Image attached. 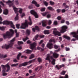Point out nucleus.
I'll use <instances>...</instances> for the list:
<instances>
[{"label": "nucleus", "instance_id": "nucleus-1", "mask_svg": "<svg viewBox=\"0 0 78 78\" xmlns=\"http://www.w3.org/2000/svg\"><path fill=\"white\" fill-rule=\"evenodd\" d=\"M1 66L2 68V75L3 76H6L7 75V73H5L6 72V67H7V69L6 72H9L10 70V66H9V65L8 64H7L5 65H2Z\"/></svg>", "mask_w": 78, "mask_h": 78}, {"label": "nucleus", "instance_id": "nucleus-2", "mask_svg": "<svg viewBox=\"0 0 78 78\" xmlns=\"http://www.w3.org/2000/svg\"><path fill=\"white\" fill-rule=\"evenodd\" d=\"M29 20H30V22L28 23V21L27 20H25V22L22 24L21 26L20 27L21 29H25L26 28V27H28V24L29 25H32V21H31V19L30 16L29 17Z\"/></svg>", "mask_w": 78, "mask_h": 78}, {"label": "nucleus", "instance_id": "nucleus-3", "mask_svg": "<svg viewBox=\"0 0 78 78\" xmlns=\"http://www.w3.org/2000/svg\"><path fill=\"white\" fill-rule=\"evenodd\" d=\"M3 20L2 17L0 16V24L3 23V25H9L10 24L11 27L12 28H13V29H15V27H14V25L13 24V23L12 21H5L3 22H2V21Z\"/></svg>", "mask_w": 78, "mask_h": 78}, {"label": "nucleus", "instance_id": "nucleus-4", "mask_svg": "<svg viewBox=\"0 0 78 78\" xmlns=\"http://www.w3.org/2000/svg\"><path fill=\"white\" fill-rule=\"evenodd\" d=\"M15 39H16L15 37H14L10 41V43L9 44H5V46H2V48H5V49H8L9 48H12V45L14 44L13 42L15 41Z\"/></svg>", "mask_w": 78, "mask_h": 78}, {"label": "nucleus", "instance_id": "nucleus-5", "mask_svg": "<svg viewBox=\"0 0 78 78\" xmlns=\"http://www.w3.org/2000/svg\"><path fill=\"white\" fill-rule=\"evenodd\" d=\"M10 32L9 31H7L6 32V34H3V36L4 39H5L7 38V36H12L13 34H14V30L12 29L10 30Z\"/></svg>", "mask_w": 78, "mask_h": 78}, {"label": "nucleus", "instance_id": "nucleus-6", "mask_svg": "<svg viewBox=\"0 0 78 78\" xmlns=\"http://www.w3.org/2000/svg\"><path fill=\"white\" fill-rule=\"evenodd\" d=\"M14 1L12 0V1L10 0H9L8 1V2H6V3H10L9 5V6L11 7V6H12L13 7V10H14L15 13H17L18 12V11H17V10H18V9L16 8V7L15 6H14V3H12V2H14Z\"/></svg>", "mask_w": 78, "mask_h": 78}, {"label": "nucleus", "instance_id": "nucleus-7", "mask_svg": "<svg viewBox=\"0 0 78 78\" xmlns=\"http://www.w3.org/2000/svg\"><path fill=\"white\" fill-rule=\"evenodd\" d=\"M35 61H36V59H34L31 60H30L28 62H24L23 63L20 64L19 65V67H22V66H27L28 65V63H30V64H31V63H32V62H34Z\"/></svg>", "mask_w": 78, "mask_h": 78}, {"label": "nucleus", "instance_id": "nucleus-8", "mask_svg": "<svg viewBox=\"0 0 78 78\" xmlns=\"http://www.w3.org/2000/svg\"><path fill=\"white\" fill-rule=\"evenodd\" d=\"M67 26H64L62 27V29L60 30L61 33H65L67 31V29L68 28Z\"/></svg>", "mask_w": 78, "mask_h": 78}, {"label": "nucleus", "instance_id": "nucleus-9", "mask_svg": "<svg viewBox=\"0 0 78 78\" xmlns=\"http://www.w3.org/2000/svg\"><path fill=\"white\" fill-rule=\"evenodd\" d=\"M71 34L73 35V37H75L76 39L78 40V35H77V34H78V29L77 31V33L75 32H73L71 33Z\"/></svg>", "mask_w": 78, "mask_h": 78}, {"label": "nucleus", "instance_id": "nucleus-10", "mask_svg": "<svg viewBox=\"0 0 78 78\" xmlns=\"http://www.w3.org/2000/svg\"><path fill=\"white\" fill-rule=\"evenodd\" d=\"M30 13L31 14H32L35 17V18H38L39 16H38V15L37 14V13L35 12V11L33 10H32L30 11Z\"/></svg>", "mask_w": 78, "mask_h": 78}, {"label": "nucleus", "instance_id": "nucleus-11", "mask_svg": "<svg viewBox=\"0 0 78 78\" xmlns=\"http://www.w3.org/2000/svg\"><path fill=\"white\" fill-rule=\"evenodd\" d=\"M30 49L32 50H33V49L35 48V47H36V43L35 42H34L32 44H30Z\"/></svg>", "mask_w": 78, "mask_h": 78}, {"label": "nucleus", "instance_id": "nucleus-12", "mask_svg": "<svg viewBox=\"0 0 78 78\" xmlns=\"http://www.w3.org/2000/svg\"><path fill=\"white\" fill-rule=\"evenodd\" d=\"M53 33L54 35L55 36H61V33L58 31H54L53 32Z\"/></svg>", "mask_w": 78, "mask_h": 78}, {"label": "nucleus", "instance_id": "nucleus-13", "mask_svg": "<svg viewBox=\"0 0 78 78\" xmlns=\"http://www.w3.org/2000/svg\"><path fill=\"white\" fill-rule=\"evenodd\" d=\"M47 47L49 49H51V48H53V44L52 43H48L47 45Z\"/></svg>", "mask_w": 78, "mask_h": 78}, {"label": "nucleus", "instance_id": "nucleus-14", "mask_svg": "<svg viewBox=\"0 0 78 78\" xmlns=\"http://www.w3.org/2000/svg\"><path fill=\"white\" fill-rule=\"evenodd\" d=\"M67 9V8H68ZM69 6H68V5H66L65 6V9H63L62 10V13H64V12H66V11H67V10L69 9Z\"/></svg>", "mask_w": 78, "mask_h": 78}, {"label": "nucleus", "instance_id": "nucleus-15", "mask_svg": "<svg viewBox=\"0 0 78 78\" xmlns=\"http://www.w3.org/2000/svg\"><path fill=\"white\" fill-rule=\"evenodd\" d=\"M65 66V65L64 64H62L61 65H60L59 66V67L58 66V65H56L55 66V67L58 69V70H59V69H60L62 68V67H63Z\"/></svg>", "mask_w": 78, "mask_h": 78}, {"label": "nucleus", "instance_id": "nucleus-16", "mask_svg": "<svg viewBox=\"0 0 78 78\" xmlns=\"http://www.w3.org/2000/svg\"><path fill=\"white\" fill-rule=\"evenodd\" d=\"M59 55L58 54H57V53L56 52H54L53 53L52 57H53V58H58L59 57Z\"/></svg>", "mask_w": 78, "mask_h": 78}, {"label": "nucleus", "instance_id": "nucleus-17", "mask_svg": "<svg viewBox=\"0 0 78 78\" xmlns=\"http://www.w3.org/2000/svg\"><path fill=\"white\" fill-rule=\"evenodd\" d=\"M50 58L51 60H52L51 62V64H53V65H55V62H56V60L53 58V56H51L50 57Z\"/></svg>", "mask_w": 78, "mask_h": 78}, {"label": "nucleus", "instance_id": "nucleus-18", "mask_svg": "<svg viewBox=\"0 0 78 78\" xmlns=\"http://www.w3.org/2000/svg\"><path fill=\"white\" fill-rule=\"evenodd\" d=\"M35 30H38L39 31V27L37 26H36L34 28H32V30L34 32H35Z\"/></svg>", "mask_w": 78, "mask_h": 78}, {"label": "nucleus", "instance_id": "nucleus-19", "mask_svg": "<svg viewBox=\"0 0 78 78\" xmlns=\"http://www.w3.org/2000/svg\"><path fill=\"white\" fill-rule=\"evenodd\" d=\"M50 59L51 58H50V55H48V56H47L46 58H45V60H47L49 61V62H51Z\"/></svg>", "mask_w": 78, "mask_h": 78}, {"label": "nucleus", "instance_id": "nucleus-20", "mask_svg": "<svg viewBox=\"0 0 78 78\" xmlns=\"http://www.w3.org/2000/svg\"><path fill=\"white\" fill-rule=\"evenodd\" d=\"M63 37L66 39L68 41H70V38L66 35H64L63 36Z\"/></svg>", "mask_w": 78, "mask_h": 78}, {"label": "nucleus", "instance_id": "nucleus-21", "mask_svg": "<svg viewBox=\"0 0 78 78\" xmlns=\"http://www.w3.org/2000/svg\"><path fill=\"white\" fill-rule=\"evenodd\" d=\"M3 14L5 15H7L8 14V10L7 9H5L4 10Z\"/></svg>", "mask_w": 78, "mask_h": 78}, {"label": "nucleus", "instance_id": "nucleus-22", "mask_svg": "<svg viewBox=\"0 0 78 78\" xmlns=\"http://www.w3.org/2000/svg\"><path fill=\"white\" fill-rule=\"evenodd\" d=\"M22 55V53H19L18 55H17L16 58L18 60H20V56Z\"/></svg>", "mask_w": 78, "mask_h": 78}, {"label": "nucleus", "instance_id": "nucleus-23", "mask_svg": "<svg viewBox=\"0 0 78 78\" xmlns=\"http://www.w3.org/2000/svg\"><path fill=\"white\" fill-rule=\"evenodd\" d=\"M32 51L30 50L27 49L26 51H25V53H27V54H29L30 53H31Z\"/></svg>", "mask_w": 78, "mask_h": 78}, {"label": "nucleus", "instance_id": "nucleus-24", "mask_svg": "<svg viewBox=\"0 0 78 78\" xmlns=\"http://www.w3.org/2000/svg\"><path fill=\"white\" fill-rule=\"evenodd\" d=\"M44 34H49L50 32L48 30H45L44 31Z\"/></svg>", "mask_w": 78, "mask_h": 78}, {"label": "nucleus", "instance_id": "nucleus-25", "mask_svg": "<svg viewBox=\"0 0 78 78\" xmlns=\"http://www.w3.org/2000/svg\"><path fill=\"white\" fill-rule=\"evenodd\" d=\"M47 22L45 21H44L42 22L43 27H46L47 24H46Z\"/></svg>", "mask_w": 78, "mask_h": 78}, {"label": "nucleus", "instance_id": "nucleus-26", "mask_svg": "<svg viewBox=\"0 0 78 78\" xmlns=\"http://www.w3.org/2000/svg\"><path fill=\"white\" fill-rule=\"evenodd\" d=\"M26 34L27 35H29L30 34V30H26Z\"/></svg>", "mask_w": 78, "mask_h": 78}, {"label": "nucleus", "instance_id": "nucleus-27", "mask_svg": "<svg viewBox=\"0 0 78 78\" xmlns=\"http://www.w3.org/2000/svg\"><path fill=\"white\" fill-rule=\"evenodd\" d=\"M48 14V12H46L44 13H41V14H42L43 16H46V15H47Z\"/></svg>", "mask_w": 78, "mask_h": 78}, {"label": "nucleus", "instance_id": "nucleus-28", "mask_svg": "<svg viewBox=\"0 0 78 78\" xmlns=\"http://www.w3.org/2000/svg\"><path fill=\"white\" fill-rule=\"evenodd\" d=\"M19 16V14L17 13L16 16L15 18V20H19V16Z\"/></svg>", "mask_w": 78, "mask_h": 78}, {"label": "nucleus", "instance_id": "nucleus-29", "mask_svg": "<svg viewBox=\"0 0 78 78\" xmlns=\"http://www.w3.org/2000/svg\"><path fill=\"white\" fill-rule=\"evenodd\" d=\"M34 58V54H32L30 55L29 58V59H33Z\"/></svg>", "mask_w": 78, "mask_h": 78}, {"label": "nucleus", "instance_id": "nucleus-30", "mask_svg": "<svg viewBox=\"0 0 78 78\" xmlns=\"http://www.w3.org/2000/svg\"><path fill=\"white\" fill-rule=\"evenodd\" d=\"M14 3L15 5H18L19 4V1L18 0H16L14 1Z\"/></svg>", "mask_w": 78, "mask_h": 78}, {"label": "nucleus", "instance_id": "nucleus-31", "mask_svg": "<svg viewBox=\"0 0 78 78\" xmlns=\"http://www.w3.org/2000/svg\"><path fill=\"white\" fill-rule=\"evenodd\" d=\"M49 42H50V43H51V42H55V39H50L49 40Z\"/></svg>", "mask_w": 78, "mask_h": 78}, {"label": "nucleus", "instance_id": "nucleus-32", "mask_svg": "<svg viewBox=\"0 0 78 78\" xmlns=\"http://www.w3.org/2000/svg\"><path fill=\"white\" fill-rule=\"evenodd\" d=\"M48 9L49 10H50V11H53V10H54L53 9V8L50 6H49L48 7Z\"/></svg>", "mask_w": 78, "mask_h": 78}, {"label": "nucleus", "instance_id": "nucleus-33", "mask_svg": "<svg viewBox=\"0 0 78 78\" xmlns=\"http://www.w3.org/2000/svg\"><path fill=\"white\" fill-rule=\"evenodd\" d=\"M28 8L29 9H33V5L31 4L29 5L28 7Z\"/></svg>", "mask_w": 78, "mask_h": 78}, {"label": "nucleus", "instance_id": "nucleus-34", "mask_svg": "<svg viewBox=\"0 0 78 78\" xmlns=\"http://www.w3.org/2000/svg\"><path fill=\"white\" fill-rule=\"evenodd\" d=\"M0 29L2 31H3L5 30V28L4 27H1L0 26Z\"/></svg>", "mask_w": 78, "mask_h": 78}, {"label": "nucleus", "instance_id": "nucleus-35", "mask_svg": "<svg viewBox=\"0 0 78 78\" xmlns=\"http://www.w3.org/2000/svg\"><path fill=\"white\" fill-rule=\"evenodd\" d=\"M43 3H44V5H45V6H48V2H47L44 1V2H43Z\"/></svg>", "mask_w": 78, "mask_h": 78}, {"label": "nucleus", "instance_id": "nucleus-36", "mask_svg": "<svg viewBox=\"0 0 78 78\" xmlns=\"http://www.w3.org/2000/svg\"><path fill=\"white\" fill-rule=\"evenodd\" d=\"M19 65V63H16V64H14L11 65V66L12 67H14L15 66H18Z\"/></svg>", "mask_w": 78, "mask_h": 78}, {"label": "nucleus", "instance_id": "nucleus-37", "mask_svg": "<svg viewBox=\"0 0 78 78\" xmlns=\"http://www.w3.org/2000/svg\"><path fill=\"white\" fill-rule=\"evenodd\" d=\"M37 61L39 63L41 62L42 61V59L40 58H37Z\"/></svg>", "mask_w": 78, "mask_h": 78}, {"label": "nucleus", "instance_id": "nucleus-38", "mask_svg": "<svg viewBox=\"0 0 78 78\" xmlns=\"http://www.w3.org/2000/svg\"><path fill=\"white\" fill-rule=\"evenodd\" d=\"M18 45H20L21 44H23V42L22 41H18Z\"/></svg>", "mask_w": 78, "mask_h": 78}, {"label": "nucleus", "instance_id": "nucleus-39", "mask_svg": "<svg viewBox=\"0 0 78 78\" xmlns=\"http://www.w3.org/2000/svg\"><path fill=\"white\" fill-rule=\"evenodd\" d=\"M49 3L51 5H53L54 4H55V3L54 2H52L51 1H50L49 2Z\"/></svg>", "mask_w": 78, "mask_h": 78}, {"label": "nucleus", "instance_id": "nucleus-40", "mask_svg": "<svg viewBox=\"0 0 78 78\" xmlns=\"http://www.w3.org/2000/svg\"><path fill=\"white\" fill-rule=\"evenodd\" d=\"M37 3V2H36V1L34 0H33L32 2V4H34L35 5H36Z\"/></svg>", "mask_w": 78, "mask_h": 78}, {"label": "nucleus", "instance_id": "nucleus-41", "mask_svg": "<svg viewBox=\"0 0 78 78\" xmlns=\"http://www.w3.org/2000/svg\"><path fill=\"white\" fill-rule=\"evenodd\" d=\"M27 39H28V38L27 37H26L25 38H23V40L24 42H25L27 40Z\"/></svg>", "mask_w": 78, "mask_h": 78}, {"label": "nucleus", "instance_id": "nucleus-42", "mask_svg": "<svg viewBox=\"0 0 78 78\" xmlns=\"http://www.w3.org/2000/svg\"><path fill=\"white\" fill-rule=\"evenodd\" d=\"M52 54H53V52H52V51H51L50 52V53L48 54L47 56H48V55H49V57H50H50L51 56H50V55H52Z\"/></svg>", "mask_w": 78, "mask_h": 78}, {"label": "nucleus", "instance_id": "nucleus-43", "mask_svg": "<svg viewBox=\"0 0 78 78\" xmlns=\"http://www.w3.org/2000/svg\"><path fill=\"white\" fill-rule=\"evenodd\" d=\"M20 26V24H17L16 25V27L18 29H19V27Z\"/></svg>", "mask_w": 78, "mask_h": 78}, {"label": "nucleus", "instance_id": "nucleus-44", "mask_svg": "<svg viewBox=\"0 0 78 78\" xmlns=\"http://www.w3.org/2000/svg\"><path fill=\"white\" fill-rule=\"evenodd\" d=\"M53 24L55 25H58V22L56 21H54Z\"/></svg>", "mask_w": 78, "mask_h": 78}, {"label": "nucleus", "instance_id": "nucleus-45", "mask_svg": "<svg viewBox=\"0 0 78 78\" xmlns=\"http://www.w3.org/2000/svg\"><path fill=\"white\" fill-rule=\"evenodd\" d=\"M47 15V18H50L51 17V15L48 14H48Z\"/></svg>", "mask_w": 78, "mask_h": 78}, {"label": "nucleus", "instance_id": "nucleus-46", "mask_svg": "<svg viewBox=\"0 0 78 78\" xmlns=\"http://www.w3.org/2000/svg\"><path fill=\"white\" fill-rule=\"evenodd\" d=\"M58 47H59V46H58L56 44H55L54 45V48L55 49H57V48H58Z\"/></svg>", "mask_w": 78, "mask_h": 78}, {"label": "nucleus", "instance_id": "nucleus-47", "mask_svg": "<svg viewBox=\"0 0 78 78\" xmlns=\"http://www.w3.org/2000/svg\"><path fill=\"white\" fill-rule=\"evenodd\" d=\"M45 8H42L41 9V11L43 12V11H45Z\"/></svg>", "mask_w": 78, "mask_h": 78}, {"label": "nucleus", "instance_id": "nucleus-48", "mask_svg": "<svg viewBox=\"0 0 78 78\" xmlns=\"http://www.w3.org/2000/svg\"><path fill=\"white\" fill-rule=\"evenodd\" d=\"M56 11L57 12V13H59L61 12V9H58L56 10Z\"/></svg>", "mask_w": 78, "mask_h": 78}, {"label": "nucleus", "instance_id": "nucleus-49", "mask_svg": "<svg viewBox=\"0 0 78 78\" xmlns=\"http://www.w3.org/2000/svg\"><path fill=\"white\" fill-rule=\"evenodd\" d=\"M38 37H39V35H37L35 37V40H37V38H38Z\"/></svg>", "mask_w": 78, "mask_h": 78}, {"label": "nucleus", "instance_id": "nucleus-50", "mask_svg": "<svg viewBox=\"0 0 78 78\" xmlns=\"http://www.w3.org/2000/svg\"><path fill=\"white\" fill-rule=\"evenodd\" d=\"M66 50L67 51H69V50H70V48H69L66 47Z\"/></svg>", "mask_w": 78, "mask_h": 78}, {"label": "nucleus", "instance_id": "nucleus-51", "mask_svg": "<svg viewBox=\"0 0 78 78\" xmlns=\"http://www.w3.org/2000/svg\"><path fill=\"white\" fill-rule=\"evenodd\" d=\"M39 37L40 38H44L45 37V36L44 35H40Z\"/></svg>", "mask_w": 78, "mask_h": 78}, {"label": "nucleus", "instance_id": "nucleus-52", "mask_svg": "<svg viewBox=\"0 0 78 78\" xmlns=\"http://www.w3.org/2000/svg\"><path fill=\"white\" fill-rule=\"evenodd\" d=\"M17 49H19V50H21L22 48V46H20V47H17Z\"/></svg>", "mask_w": 78, "mask_h": 78}, {"label": "nucleus", "instance_id": "nucleus-53", "mask_svg": "<svg viewBox=\"0 0 78 78\" xmlns=\"http://www.w3.org/2000/svg\"><path fill=\"white\" fill-rule=\"evenodd\" d=\"M20 9V10H19V12L21 14L22 12V9Z\"/></svg>", "mask_w": 78, "mask_h": 78}, {"label": "nucleus", "instance_id": "nucleus-54", "mask_svg": "<svg viewBox=\"0 0 78 78\" xmlns=\"http://www.w3.org/2000/svg\"><path fill=\"white\" fill-rule=\"evenodd\" d=\"M21 58H24V59H27V57L23 55L22 56Z\"/></svg>", "mask_w": 78, "mask_h": 78}, {"label": "nucleus", "instance_id": "nucleus-55", "mask_svg": "<svg viewBox=\"0 0 78 78\" xmlns=\"http://www.w3.org/2000/svg\"><path fill=\"white\" fill-rule=\"evenodd\" d=\"M51 20H49L48 22V25H51Z\"/></svg>", "mask_w": 78, "mask_h": 78}, {"label": "nucleus", "instance_id": "nucleus-56", "mask_svg": "<svg viewBox=\"0 0 78 78\" xmlns=\"http://www.w3.org/2000/svg\"><path fill=\"white\" fill-rule=\"evenodd\" d=\"M57 18V19L59 20H60L61 19V17L60 16H58Z\"/></svg>", "mask_w": 78, "mask_h": 78}, {"label": "nucleus", "instance_id": "nucleus-57", "mask_svg": "<svg viewBox=\"0 0 78 78\" xmlns=\"http://www.w3.org/2000/svg\"><path fill=\"white\" fill-rule=\"evenodd\" d=\"M3 58V55H2L0 54V58Z\"/></svg>", "mask_w": 78, "mask_h": 78}, {"label": "nucleus", "instance_id": "nucleus-58", "mask_svg": "<svg viewBox=\"0 0 78 78\" xmlns=\"http://www.w3.org/2000/svg\"><path fill=\"white\" fill-rule=\"evenodd\" d=\"M65 22V20H62L61 21V23H63Z\"/></svg>", "mask_w": 78, "mask_h": 78}, {"label": "nucleus", "instance_id": "nucleus-59", "mask_svg": "<svg viewBox=\"0 0 78 78\" xmlns=\"http://www.w3.org/2000/svg\"><path fill=\"white\" fill-rule=\"evenodd\" d=\"M66 23L67 25H69L70 23H69V22L68 21H66Z\"/></svg>", "mask_w": 78, "mask_h": 78}, {"label": "nucleus", "instance_id": "nucleus-60", "mask_svg": "<svg viewBox=\"0 0 78 78\" xmlns=\"http://www.w3.org/2000/svg\"><path fill=\"white\" fill-rule=\"evenodd\" d=\"M1 8H2V6L0 5V14L2 13V10L1 9Z\"/></svg>", "mask_w": 78, "mask_h": 78}, {"label": "nucleus", "instance_id": "nucleus-61", "mask_svg": "<svg viewBox=\"0 0 78 78\" xmlns=\"http://www.w3.org/2000/svg\"><path fill=\"white\" fill-rule=\"evenodd\" d=\"M65 73H66V71H63L62 73V75H65Z\"/></svg>", "mask_w": 78, "mask_h": 78}, {"label": "nucleus", "instance_id": "nucleus-62", "mask_svg": "<svg viewBox=\"0 0 78 78\" xmlns=\"http://www.w3.org/2000/svg\"><path fill=\"white\" fill-rule=\"evenodd\" d=\"M19 33H16V37H19Z\"/></svg>", "mask_w": 78, "mask_h": 78}, {"label": "nucleus", "instance_id": "nucleus-63", "mask_svg": "<svg viewBox=\"0 0 78 78\" xmlns=\"http://www.w3.org/2000/svg\"><path fill=\"white\" fill-rule=\"evenodd\" d=\"M0 4L2 5V6H4L5 4L2 2H0Z\"/></svg>", "mask_w": 78, "mask_h": 78}, {"label": "nucleus", "instance_id": "nucleus-64", "mask_svg": "<svg viewBox=\"0 0 78 78\" xmlns=\"http://www.w3.org/2000/svg\"><path fill=\"white\" fill-rule=\"evenodd\" d=\"M13 62H18V61L16 59L13 60Z\"/></svg>", "mask_w": 78, "mask_h": 78}]
</instances>
